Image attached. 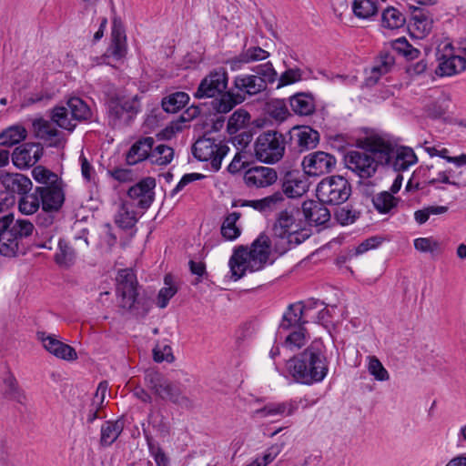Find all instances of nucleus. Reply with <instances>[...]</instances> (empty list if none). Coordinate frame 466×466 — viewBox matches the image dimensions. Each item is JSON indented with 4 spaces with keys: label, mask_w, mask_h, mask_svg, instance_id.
<instances>
[{
    "label": "nucleus",
    "mask_w": 466,
    "mask_h": 466,
    "mask_svg": "<svg viewBox=\"0 0 466 466\" xmlns=\"http://www.w3.org/2000/svg\"><path fill=\"white\" fill-rule=\"evenodd\" d=\"M31 174L35 181L41 184L40 187H51L52 185L63 184L64 182L56 173L42 165L34 167Z\"/></svg>",
    "instance_id": "79ce46f5"
},
{
    "label": "nucleus",
    "mask_w": 466,
    "mask_h": 466,
    "mask_svg": "<svg viewBox=\"0 0 466 466\" xmlns=\"http://www.w3.org/2000/svg\"><path fill=\"white\" fill-rule=\"evenodd\" d=\"M213 98L211 107L217 114H227L230 112L236 106L241 104L245 100V96L239 92L225 91Z\"/></svg>",
    "instance_id": "c85d7f7f"
},
{
    "label": "nucleus",
    "mask_w": 466,
    "mask_h": 466,
    "mask_svg": "<svg viewBox=\"0 0 466 466\" xmlns=\"http://www.w3.org/2000/svg\"><path fill=\"white\" fill-rule=\"evenodd\" d=\"M261 201V213L272 211L284 201V197L280 191H276L270 196L260 198Z\"/></svg>",
    "instance_id": "774afa93"
},
{
    "label": "nucleus",
    "mask_w": 466,
    "mask_h": 466,
    "mask_svg": "<svg viewBox=\"0 0 466 466\" xmlns=\"http://www.w3.org/2000/svg\"><path fill=\"white\" fill-rule=\"evenodd\" d=\"M300 216H302V209L299 208L280 211L273 224L272 231L279 232V234L294 235L300 229L299 224H305L304 219L299 218Z\"/></svg>",
    "instance_id": "a211bd4d"
},
{
    "label": "nucleus",
    "mask_w": 466,
    "mask_h": 466,
    "mask_svg": "<svg viewBox=\"0 0 466 466\" xmlns=\"http://www.w3.org/2000/svg\"><path fill=\"white\" fill-rule=\"evenodd\" d=\"M35 145L34 142L24 143L21 146L15 147L12 153L13 164L20 168H27L32 166V156L31 153L35 148Z\"/></svg>",
    "instance_id": "4c0bfd02"
},
{
    "label": "nucleus",
    "mask_w": 466,
    "mask_h": 466,
    "mask_svg": "<svg viewBox=\"0 0 466 466\" xmlns=\"http://www.w3.org/2000/svg\"><path fill=\"white\" fill-rule=\"evenodd\" d=\"M293 246L290 235L279 234V232L272 231L271 247L272 251L279 256L286 254Z\"/></svg>",
    "instance_id": "603ef678"
},
{
    "label": "nucleus",
    "mask_w": 466,
    "mask_h": 466,
    "mask_svg": "<svg viewBox=\"0 0 466 466\" xmlns=\"http://www.w3.org/2000/svg\"><path fill=\"white\" fill-rule=\"evenodd\" d=\"M65 183L51 187H35L34 191L18 200V210L24 215H33L40 208L59 211L66 200Z\"/></svg>",
    "instance_id": "39448f33"
},
{
    "label": "nucleus",
    "mask_w": 466,
    "mask_h": 466,
    "mask_svg": "<svg viewBox=\"0 0 466 466\" xmlns=\"http://www.w3.org/2000/svg\"><path fill=\"white\" fill-rule=\"evenodd\" d=\"M189 101V96L183 91H176L164 96L161 100L163 111L175 114L184 108Z\"/></svg>",
    "instance_id": "c9c22d12"
},
{
    "label": "nucleus",
    "mask_w": 466,
    "mask_h": 466,
    "mask_svg": "<svg viewBox=\"0 0 466 466\" xmlns=\"http://www.w3.org/2000/svg\"><path fill=\"white\" fill-rule=\"evenodd\" d=\"M124 425L125 422L122 418L104 421L100 429V446L104 448L110 447L122 433Z\"/></svg>",
    "instance_id": "c756f323"
},
{
    "label": "nucleus",
    "mask_w": 466,
    "mask_h": 466,
    "mask_svg": "<svg viewBox=\"0 0 466 466\" xmlns=\"http://www.w3.org/2000/svg\"><path fill=\"white\" fill-rule=\"evenodd\" d=\"M268 56L269 53L260 46H251L244 49L238 56L228 60L227 64L235 71L240 69L243 64L265 60Z\"/></svg>",
    "instance_id": "cd10ccee"
},
{
    "label": "nucleus",
    "mask_w": 466,
    "mask_h": 466,
    "mask_svg": "<svg viewBox=\"0 0 466 466\" xmlns=\"http://www.w3.org/2000/svg\"><path fill=\"white\" fill-rule=\"evenodd\" d=\"M352 12L360 19H371L379 12L377 0H353Z\"/></svg>",
    "instance_id": "a19ab883"
},
{
    "label": "nucleus",
    "mask_w": 466,
    "mask_h": 466,
    "mask_svg": "<svg viewBox=\"0 0 466 466\" xmlns=\"http://www.w3.org/2000/svg\"><path fill=\"white\" fill-rule=\"evenodd\" d=\"M425 151L430 157H439L445 159L448 163L462 165L466 163V154H461L458 157H451L450 151L446 147L438 148L435 146H426Z\"/></svg>",
    "instance_id": "5fc2aeb1"
},
{
    "label": "nucleus",
    "mask_w": 466,
    "mask_h": 466,
    "mask_svg": "<svg viewBox=\"0 0 466 466\" xmlns=\"http://www.w3.org/2000/svg\"><path fill=\"white\" fill-rule=\"evenodd\" d=\"M271 252V238L265 233H260L258 237L251 243L249 249V258L261 260V262L272 265L274 259L269 261Z\"/></svg>",
    "instance_id": "7c9ffc66"
},
{
    "label": "nucleus",
    "mask_w": 466,
    "mask_h": 466,
    "mask_svg": "<svg viewBox=\"0 0 466 466\" xmlns=\"http://www.w3.org/2000/svg\"><path fill=\"white\" fill-rule=\"evenodd\" d=\"M228 76L224 67L212 70L199 83L194 96L196 98H214L228 88Z\"/></svg>",
    "instance_id": "f8f14e48"
},
{
    "label": "nucleus",
    "mask_w": 466,
    "mask_h": 466,
    "mask_svg": "<svg viewBox=\"0 0 466 466\" xmlns=\"http://www.w3.org/2000/svg\"><path fill=\"white\" fill-rule=\"evenodd\" d=\"M288 148L294 154H300L317 147L319 133L309 126H295L286 133Z\"/></svg>",
    "instance_id": "9b49d317"
},
{
    "label": "nucleus",
    "mask_w": 466,
    "mask_h": 466,
    "mask_svg": "<svg viewBox=\"0 0 466 466\" xmlns=\"http://www.w3.org/2000/svg\"><path fill=\"white\" fill-rule=\"evenodd\" d=\"M252 70L257 74V76H260V79L264 81L266 86L268 84H273L279 79L278 73L274 69L271 62L258 65L253 67Z\"/></svg>",
    "instance_id": "13d9d810"
},
{
    "label": "nucleus",
    "mask_w": 466,
    "mask_h": 466,
    "mask_svg": "<svg viewBox=\"0 0 466 466\" xmlns=\"http://www.w3.org/2000/svg\"><path fill=\"white\" fill-rule=\"evenodd\" d=\"M266 114L278 122H283L291 116L285 99L273 98L265 104Z\"/></svg>",
    "instance_id": "ea45409f"
},
{
    "label": "nucleus",
    "mask_w": 466,
    "mask_h": 466,
    "mask_svg": "<svg viewBox=\"0 0 466 466\" xmlns=\"http://www.w3.org/2000/svg\"><path fill=\"white\" fill-rule=\"evenodd\" d=\"M26 129L19 125L11 126L0 133V146L12 147L25 140Z\"/></svg>",
    "instance_id": "c03bdc74"
},
{
    "label": "nucleus",
    "mask_w": 466,
    "mask_h": 466,
    "mask_svg": "<svg viewBox=\"0 0 466 466\" xmlns=\"http://www.w3.org/2000/svg\"><path fill=\"white\" fill-rule=\"evenodd\" d=\"M368 370L370 374L379 381H385L390 378L387 370L375 356L370 357Z\"/></svg>",
    "instance_id": "0e129e2a"
},
{
    "label": "nucleus",
    "mask_w": 466,
    "mask_h": 466,
    "mask_svg": "<svg viewBox=\"0 0 466 466\" xmlns=\"http://www.w3.org/2000/svg\"><path fill=\"white\" fill-rule=\"evenodd\" d=\"M1 181L5 190L12 193L13 195H19L20 198L29 196L30 190L33 187V183L26 176L15 173H6L1 177Z\"/></svg>",
    "instance_id": "5701e85b"
},
{
    "label": "nucleus",
    "mask_w": 466,
    "mask_h": 466,
    "mask_svg": "<svg viewBox=\"0 0 466 466\" xmlns=\"http://www.w3.org/2000/svg\"><path fill=\"white\" fill-rule=\"evenodd\" d=\"M121 209L122 212H120L117 218H116V224L125 230L133 228L136 223L137 222V218L136 217L135 212L129 211L126 208V204L122 205Z\"/></svg>",
    "instance_id": "052dcab7"
},
{
    "label": "nucleus",
    "mask_w": 466,
    "mask_h": 466,
    "mask_svg": "<svg viewBox=\"0 0 466 466\" xmlns=\"http://www.w3.org/2000/svg\"><path fill=\"white\" fill-rule=\"evenodd\" d=\"M5 386V398L15 400L20 404H25V395L24 390L19 387L18 382L13 374H9L4 380Z\"/></svg>",
    "instance_id": "3c124183"
},
{
    "label": "nucleus",
    "mask_w": 466,
    "mask_h": 466,
    "mask_svg": "<svg viewBox=\"0 0 466 466\" xmlns=\"http://www.w3.org/2000/svg\"><path fill=\"white\" fill-rule=\"evenodd\" d=\"M449 210L447 206L429 205L414 212V219L419 225L425 224L431 216L441 215Z\"/></svg>",
    "instance_id": "4d7b16f0"
},
{
    "label": "nucleus",
    "mask_w": 466,
    "mask_h": 466,
    "mask_svg": "<svg viewBox=\"0 0 466 466\" xmlns=\"http://www.w3.org/2000/svg\"><path fill=\"white\" fill-rule=\"evenodd\" d=\"M390 46L395 52L404 56L407 60H413L420 55V51L412 46L405 36L392 40Z\"/></svg>",
    "instance_id": "8fccbe9b"
},
{
    "label": "nucleus",
    "mask_w": 466,
    "mask_h": 466,
    "mask_svg": "<svg viewBox=\"0 0 466 466\" xmlns=\"http://www.w3.org/2000/svg\"><path fill=\"white\" fill-rule=\"evenodd\" d=\"M174 149L167 145L160 144L153 147L150 152V161L154 165L167 166L174 157Z\"/></svg>",
    "instance_id": "de8ad7c7"
},
{
    "label": "nucleus",
    "mask_w": 466,
    "mask_h": 466,
    "mask_svg": "<svg viewBox=\"0 0 466 466\" xmlns=\"http://www.w3.org/2000/svg\"><path fill=\"white\" fill-rule=\"evenodd\" d=\"M375 209L380 214H388L398 205V198L388 191H382L372 198Z\"/></svg>",
    "instance_id": "49530a36"
},
{
    "label": "nucleus",
    "mask_w": 466,
    "mask_h": 466,
    "mask_svg": "<svg viewBox=\"0 0 466 466\" xmlns=\"http://www.w3.org/2000/svg\"><path fill=\"white\" fill-rule=\"evenodd\" d=\"M384 240L385 238L381 236H372L366 238L355 248L354 256L362 255L370 249L377 248Z\"/></svg>",
    "instance_id": "338daca9"
},
{
    "label": "nucleus",
    "mask_w": 466,
    "mask_h": 466,
    "mask_svg": "<svg viewBox=\"0 0 466 466\" xmlns=\"http://www.w3.org/2000/svg\"><path fill=\"white\" fill-rule=\"evenodd\" d=\"M66 106L70 111L71 118L76 121H85L90 119L92 116L91 109L87 104L77 96H72L66 101Z\"/></svg>",
    "instance_id": "37998d69"
},
{
    "label": "nucleus",
    "mask_w": 466,
    "mask_h": 466,
    "mask_svg": "<svg viewBox=\"0 0 466 466\" xmlns=\"http://www.w3.org/2000/svg\"><path fill=\"white\" fill-rule=\"evenodd\" d=\"M243 178L248 187L262 188L273 185L278 173L273 167L254 166L245 171Z\"/></svg>",
    "instance_id": "f3484780"
},
{
    "label": "nucleus",
    "mask_w": 466,
    "mask_h": 466,
    "mask_svg": "<svg viewBox=\"0 0 466 466\" xmlns=\"http://www.w3.org/2000/svg\"><path fill=\"white\" fill-rule=\"evenodd\" d=\"M316 195L321 202L339 206L350 198L351 185L342 176L327 177L318 184Z\"/></svg>",
    "instance_id": "1a4fd4ad"
},
{
    "label": "nucleus",
    "mask_w": 466,
    "mask_h": 466,
    "mask_svg": "<svg viewBox=\"0 0 466 466\" xmlns=\"http://www.w3.org/2000/svg\"><path fill=\"white\" fill-rule=\"evenodd\" d=\"M453 165L455 168H447L448 171H451L449 177L451 180V186L456 188L466 187V163Z\"/></svg>",
    "instance_id": "680f3d73"
},
{
    "label": "nucleus",
    "mask_w": 466,
    "mask_h": 466,
    "mask_svg": "<svg viewBox=\"0 0 466 466\" xmlns=\"http://www.w3.org/2000/svg\"><path fill=\"white\" fill-rule=\"evenodd\" d=\"M298 410V403L294 400L268 403L264 407L258 409L255 412L260 417L273 415H292Z\"/></svg>",
    "instance_id": "473e14b6"
},
{
    "label": "nucleus",
    "mask_w": 466,
    "mask_h": 466,
    "mask_svg": "<svg viewBox=\"0 0 466 466\" xmlns=\"http://www.w3.org/2000/svg\"><path fill=\"white\" fill-rule=\"evenodd\" d=\"M303 71L299 68H288L285 70L278 79L277 88H281L302 80Z\"/></svg>",
    "instance_id": "bf43d9fd"
},
{
    "label": "nucleus",
    "mask_w": 466,
    "mask_h": 466,
    "mask_svg": "<svg viewBox=\"0 0 466 466\" xmlns=\"http://www.w3.org/2000/svg\"><path fill=\"white\" fill-rule=\"evenodd\" d=\"M292 112L299 116H309L316 111L315 97L310 92H298L289 97Z\"/></svg>",
    "instance_id": "b1692460"
},
{
    "label": "nucleus",
    "mask_w": 466,
    "mask_h": 466,
    "mask_svg": "<svg viewBox=\"0 0 466 466\" xmlns=\"http://www.w3.org/2000/svg\"><path fill=\"white\" fill-rule=\"evenodd\" d=\"M156 187V179L152 177H147L139 182L130 187L127 190V196L137 200V206L142 209H147L154 201Z\"/></svg>",
    "instance_id": "dca6fc26"
},
{
    "label": "nucleus",
    "mask_w": 466,
    "mask_h": 466,
    "mask_svg": "<svg viewBox=\"0 0 466 466\" xmlns=\"http://www.w3.org/2000/svg\"><path fill=\"white\" fill-rule=\"evenodd\" d=\"M250 121L249 113L242 108L236 110L228 118L227 132L228 136L237 134L241 129L247 127Z\"/></svg>",
    "instance_id": "a18cd8bd"
},
{
    "label": "nucleus",
    "mask_w": 466,
    "mask_h": 466,
    "mask_svg": "<svg viewBox=\"0 0 466 466\" xmlns=\"http://www.w3.org/2000/svg\"><path fill=\"white\" fill-rule=\"evenodd\" d=\"M249 258V250L246 246L240 245L234 248L233 254L229 258L228 266L232 274V279L237 281L244 276V272H238L241 267Z\"/></svg>",
    "instance_id": "f704fd0d"
},
{
    "label": "nucleus",
    "mask_w": 466,
    "mask_h": 466,
    "mask_svg": "<svg viewBox=\"0 0 466 466\" xmlns=\"http://www.w3.org/2000/svg\"><path fill=\"white\" fill-rule=\"evenodd\" d=\"M394 65L395 57L392 54L390 51L382 50L376 60V65L371 67L370 75L365 77L364 85L367 87L374 86L383 75L391 70Z\"/></svg>",
    "instance_id": "4be33fe9"
},
{
    "label": "nucleus",
    "mask_w": 466,
    "mask_h": 466,
    "mask_svg": "<svg viewBox=\"0 0 466 466\" xmlns=\"http://www.w3.org/2000/svg\"><path fill=\"white\" fill-rule=\"evenodd\" d=\"M149 455L154 459L156 466H169L170 459L157 441L147 446Z\"/></svg>",
    "instance_id": "69168bd1"
},
{
    "label": "nucleus",
    "mask_w": 466,
    "mask_h": 466,
    "mask_svg": "<svg viewBox=\"0 0 466 466\" xmlns=\"http://www.w3.org/2000/svg\"><path fill=\"white\" fill-rule=\"evenodd\" d=\"M449 49L450 54L437 52V60L439 65L435 69V74L439 76H451L462 72L466 69V57L451 54L452 46L451 44L444 46V50Z\"/></svg>",
    "instance_id": "2eb2a0df"
},
{
    "label": "nucleus",
    "mask_w": 466,
    "mask_h": 466,
    "mask_svg": "<svg viewBox=\"0 0 466 466\" xmlns=\"http://www.w3.org/2000/svg\"><path fill=\"white\" fill-rule=\"evenodd\" d=\"M106 105L109 123L114 127L130 125L140 111L138 96L127 99L124 96L114 95L108 97Z\"/></svg>",
    "instance_id": "6e6552de"
},
{
    "label": "nucleus",
    "mask_w": 466,
    "mask_h": 466,
    "mask_svg": "<svg viewBox=\"0 0 466 466\" xmlns=\"http://www.w3.org/2000/svg\"><path fill=\"white\" fill-rule=\"evenodd\" d=\"M360 216V211L353 209L350 205L337 208L334 211V218L341 226L353 224Z\"/></svg>",
    "instance_id": "864d4df0"
},
{
    "label": "nucleus",
    "mask_w": 466,
    "mask_h": 466,
    "mask_svg": "<svg viewBox=\"0 0 466 466\" xmlns=\"http://www.w3.org/2000/svg\"><path fill=\"white\" fill-rule=\"evenodd\" d=\"M336 157L325 151H315L306 155L302 160L304 173L309 177H319L330 173L336 167Z\"/></svg>",
    "instance_id": "ddd939ff"
},
{
    "label": "nucleus",
    "mask_w": 466,
    "mask_h": 466,
    "mask_svg": "<svg viewBox=\"0 0 466 466\" xmlns=\"http://www.w3.org/2000/svg\"><path fill=\"white\" fill-rule=\"evenodd\" d=\"M228 151L229 147L225 143H216L213 137L205 133L192 147L194 157L201 162L210 161L211 167L216 172L221 168L222 160Z\"/></svg>",
    "instance_id": "9d476101"
},
{
    "label": "nucleus",
    "mask_w": 466,
    "mask_h": 466,
    "mask_svg": "<svg viewBox=\"0 0 466 466\" xmlns=\"http://www.w3.org/2000/svg\"><path fill=\"white\" fill-rule=\"evenodd\" d=\"M234 87L238 92L246 96L257 95L266 90V85L259 76L255 75H238L234 78Z\"/></svg>",
    "instance_id": "bb28decb"
},
{
    "label": "nucleus",
    "mask_w": 466,
    "mask_h": 466,
    "mask_svg": "<svg viewBox=\"0 0 466 466\" xmlns=\"http://www.w3.org/2000/svg\"><path fill=\"white\" fill-rule=\"evenodd\" d=\"M69 109L65 106H56L51 110L50 118L56 125L63 129L73 131L76 124L72 123V118L68 116Z\"/></svg>",
    "instance_id": "09e8293b"
},
{
    "label": "nucleus",
    "mask_w": 466,
    "mask_h": 466,
    "mask_svg": "<svg viewBox=\"0 0 466 466\" xmlns=\"http://www.w3.org/2000/svg\"><path fill=\"white\" fill-rule=\"evenodd\" d=\"M127 55V35L120 19L114 18L111 28V42L105 54L101 56V64L110 65L108 59L119 61Z\"/></svg>",
    "instance_id": "4468645a"
},
{
    "label": "nucleus",
    "mask_w": 466,
    "mask_h": 466,
    "mask_svg": "<svg viewBox=\"0 0 466 466\" xmlns=\"http://www.w3.org/2000/svg\"><path fill=\"white\" fill-rule=\"evenodd\" d=\"M286 367L298 383L312 385L321 382L329 371L324 344L321 340H313L303 351L289 358Z\"/></svg>",
    "instance_id": "f257e3e1"
},
{
    "label": "nucleus",
    "mask_w": 466,
    "mask_h": 466,
    "mask_svg": "<svg viewBox=\"0 0 466 466\" xmlns=\"http://www.w3.org/2000/svg\"><path fill=\"white\" fill-rule=\"evenodd\" d=\"M325 204L321 201H304L301 205V209L305 224L321 226L328 223L330 220L331 215Z\"/></svg>",
    "instance_id": "6ab92c4d"
},
{
    "label": "nucleus",
    "mask_w": 466,
    "mask_h": 466,
    "mask_svg": "<svg viewBox=\"0 0 466 466\" xmlns=\"http://www.w3.org/2000/svg\"><path fill=\"white\" fill-rule=\"evenodd\" d=\"M34 228V224L28 219L18 218L15 221L13 212H0V254L5 257L24 254L20 241L31 236Z\"/></svg>",
    "instance_id": "20e7f679"
},
{
    "label": "nucleus",
    "mask_w": 466,
    "mask_h": 466,
    "mask_svg": "<svg viewBox=\"0 0 466 466\" xmlns=\"http://www.w3.org/2000/svg\"><path fill=\"white\" fill-rule=\"evenodd\" d=\"M148 425H151L155 429L159 436L165 438L170 433V426L167 418L161 413H155L150 411L147 416Z\"/></svg>",
    "instance_id": "6e6d98bb"
},
{
    "label": "nucleus",
    "mask_w": 466,
    "mask_h": 466,
    "mask_svg": "<svg viewBox=\"0 0 466 466\" xmlns=\"http://www.w3.org/2000/svg\"><path fill=\"white\" fill-rule=\"evenodd\" d=\"M116 282L119 307L136 318H145L152 308L153 299L138 284L134 271L131 268L120 269Z\"/></svg>",
    "instance_id": "7ed1b4c3"
},
{
    "label": "nucleus",
    "mask_w": 466,
    "mask_h": 466,
    "mask_svg": "<svg viewBox=\"0 0 466 466\" xmlns=\"http://www.w3.org/2000/svg\"><path fill=\"white\" fill-rule=\"evenodd\" d=\"M286 147V134L268 130L262 132L254 143L255 157L261 163L273 165L283 157Z\"/></svg>",
    "instance_id": "0eeeda50"
},
{
    "label": "nucleus",
    "mask_w": 466,
    "mask_h": 466,
    "mask_svg": "<svg viewBox=\"0 0 466 466\" xmlns=\"http://www.w3.org/2000/svg\"><path fill=\"white\" fill-rule=\"evenodd\" d=\"M188 267L191 274L196 276V279L191 282L193 286H197L208 279L209 275L204 262L190 259L188 261Z\"/></svg>",
    "instance_id": "e2e57ef3"
},
{
    "label": "nucleus",
    "mask_w": 466,
    "mask_h": 466,
    "mask_svg": "<svg viewBox=\"0 0 466 466\" xmlns=\"http://www.w3.org/2000/svg\"><path fill=\"white\" fill-rule=\"evenodd\" d=\"M280 181L282 195L289 198H296L301 197L306 191V182L301 179L299 171L290 169L280 171Z\"/></svg>",
    "instance_id": "aec40b11"
},
{
    "label": "nucleus",
    "mask_w": 466,
    "mask_h": 466,
    "mask_svg": "<svg viewBox=\"0 0 466 466\" xmlns=\"http://www.w3.org/2000/svg\"><path fill=\"white\" fill-rule=\"evenodd\" d=\"M157 396L162 400H169L182 407L188 408L191 406L190 400L182 393L181 385L168 380L166 381Z\"/></svg>",
    "instance_id": "2f4dec72"
},
{
    "label": "nucleus",
    "mask_w": 466,
    "mask_h": 466,
    "mask_svg": "<svg viewBox=\"0 0 466 466\" xmlns=\"http://www.w3.org/2000/svg\"><path fill=\"white\" fill-rule=\"evenodd\" d=\"M38 338L42 340L44 348L56 358L67 361L77 359V353L72 346L58 340L54 336L45 337L44 332H39Z\"/></svg>",
    "instance_id": "412c9836"
},
{
    "label": "nucleus",
    "mask_w": 466,
    "mask_h": 466,
    "mask_svg": "<svg viewBox=\"0 0 466 466\" xmlns=\"http://www.w3.org/2000/svg\"><path fill=\"white\" fill-rule=\"evenodd\" d=\"M76 254L75 248L68 241L59 238L57 251L54 256V261L61 268H68L76 262Z\"/></svg>",
    "instance_id": "72a5a7b5"
},
{
    "label": "nucleus",
    "mask_w": 466,
    "mask_h": 466,
    "mask_svg": "<svg viewBox=\"0 0 466 466\" xmlns=\"http://www.w3.org/2000/svg\"><path fill=\"white\" fill-rule=\"evenodd\" d=\"M308 320L303 316V307L300 303L289 304L282 315L279 325L277 336L282 339V335L289 332L282 345L288 349H300L306 343Z\"/></svg>",
    "instance_id": "423d86ee"
},
{
    "label": "nucleus",
    "mask_w": 466,
    "mask_h": 466,
    "mask_svg": "<svg viewBox=\"0 0 466 466\" xmlns=\"http://www.w3.org/2000/svg\"><path fill=\"white\" fill-rule=\"evenodd\" d=\"M409 8L411 11V21H413V24L408 25L410 35L413 36L411 26H413L421 34L420 37L430 34L433 24L432 15L430 13V11L428 9L417 7L414 5H410Z\"/></svg>",
    "instance_id": "a878e982"
},
{
    "label": "nucleus",
    "mask_w": 466,
    "mask_h": 466,
    "mask_svg": "<svg viewBox=\"0 0 466 466\" xmlns=\"http://www.w3.org/2000/svg\"><path fill=\"white\" fill-rule=\"evenodd\" d=\"M241 214L239 212L228 213L221 225L220 233L221 236L228 241L236 240L241 234V228L237 226V221L240 218Z\"/></svg>",
    "instance_id": "58836bf2"
},
{
    "label": "nucleus",
    "mask_w": 466,
    "mask_h": 466,
    "mask_svg": "<svg viewBox=\"0 0 466 466\" xmlns=\"http://www.w3.org/2000/svg\"><path fill=\"white\" fill-rule=\"evenodd\" d=\"M155 145L152 137H145L135 142L126 155V162L128 166H134L147 158L150 159V152Z\"/></svg>",
    "instance_id": "393cba45"
},
{
    "label": "nucleus",
    "mask_w": 466,
    "mask_h": 466,
    "mask_svg": "<svg viewBox=\"0 0 466 466\" xmlns=\"http://www.w3.org/2000/svg\"><path fill=\"white\" fill-rule=\"evenodd\" d=\"M364 152L350 151L346 156L349 168L361 178L372 177L378 166L388 165L394 153V145L380 137H370L360 142Z\"/></svg>",
    "instance_id": "f03ea898"
},
{
    "label": "nucleus",
    "mask_w": 466,
    "mask_h": 466,
    "mask_svg": "<svg viewBox=\"0 0 466 466\" xmlns=\"http://www.w3.org/2000/svg\"><path fill=\"white\" fill-rule=\"evenodd\" d=\"M407 20L405 15L394 6L386 7L381 13V26L395 30L405 25Z\"/></svg>",
    "instance_id": "e433bc0d"
}]
</instances>
